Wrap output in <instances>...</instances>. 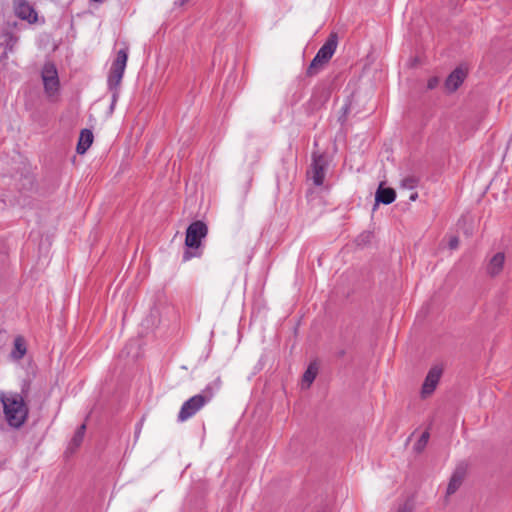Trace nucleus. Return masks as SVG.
Wrapping results in <instances>:
<instances>
[{"label":"nucleus","instance_id":"f257e3e1","mask_svg":"<svg viewBox=\"0 0 512 512\" xmlns=\"http://www.w3.org/2000/svg\"><path fill=\"white\" fill-rule=\"evenodd\" d=\"M0 401L8 425L15 429L21 428L29 415V408L24 397L17 392H1Z\"/></svg>","mask_w":512,"mask_h":512},{"label":"nucleus","instance_id":"f03ea898","mask_svg":"<svg viewBox=\"0 0 512 512\" xmlns=\"http://www.w3.org/2000/svg\"><path fill=\"white\" fill-rule=\"evenodd\" d=\"M214 396V391L211 386H207L201 393L192 396L186 400L178 413V421L185 422L192 418L198 411H200L207 403H209Z\"/></svg>","mask_w":512,"mask_h":512},{"label":"nucleus","instance_id":"7ed1b4c3","mask_svg":"<svg viewBox=\"0 0 512 512\" xmlns=\"http://www.w3.org/2000/svg\"><path fill=\"white\" fill-rule=\"evenodd\" d=\"M338 45V36L336 33H331L326 42L320 47L315 57L311 61L307 74L309 76L316 75L334 55Z\"/></svg>","mask_w":512,"mask_h":512},{"label":"nucleus","instance_id":"20e7f679","mask_svg":"<svg viewBox=\"0 0 512 512\" xmlns=\"http://www.w3.org/2000/svg\"><path fill=\"white\" fill-rule=\"evenodd\" d=\"M128 53V47H124L117 52L107 79L109 90H119L128 60Z\"/></svg>","mask_w":512,"mask_h":512},{"label":"nucleus","instance_id":"39448f33","mask_svg":"<svg viewBox=\"0 0 512 512\" xmlns=\"http://www.w3.org/2000/svg\"><path fill=\"white\" fill-rule=\"evenodd\" d=\"M207 233L208 228L204 222H192L186 230L185 245L189 249H199L201 241L207 236Z\"/></svg>","mask_w":512,"mask_h":512},{"label":"nucleus","instance_id":"423d86ee","mask_svg":"<svg viewBox=\"0 0 512 512\" xmlns=\"http://www.w3.org/2000/svg\"><path fill=\"white\" fill-rule=\"evenodd\" d=\"M42 80L44 84L45 92L52 96L59 88L58 72L53 63H46L42 69Z\"/></svg>","mask_w":512,"mask_h":512},{"label":"nucleus","instance_id":"0eeeda50","mask_svg":"<svg viewBox=\"0 0 512 512\" xmlns=\"http://www.w3.org/2000/svg\"><path fill=\"white\" fill-rule=\"evenodd\" d=\"M327 162L322 154H313V161L311 164L312 180L316 186H321L325 179V170Z\"/></svg>","mask_w":512,"mask_h":512},{"label":"nucleus","instance_id":"6e6552de","mask_svg":"<svg viewBox=\"0 0 512 512\" xmlns=\"http://www.w3.org/2000/svg\"><path fill=\"white\" fill-rule=\"evenodd\" d=\"M441 375L442 368L439 366H434L429 370L422 385L421 393L423 397L429 396L434 392L439 383Z\"/></svg>","mask_w":512,"mask_h":512},{"label":"nucleus","instance_id":"1a4fd4ad","mask_svg":"<svg viewBox=\"0 0 512 512\" xmlns=\"http://www.w3.org/2000/svg\"><path fill=\"white\" fill-rule=\"evenodd\" d=\"M15 14L20 19L26 20L29 23H35L37 21V12L24 0L15 2Z\"/></svg>","mask_w":512,"mask_h":512},{"label":"nucleus","instance_id":"9d476101","mask_svg":"<svg viewBox=\"0 0 512 512\" xmlns=\"http://www.w3.org/2000/svg\"><path fill=\"white\" fill-rule=\"evenodd\" d=\"M465 78L466 72L460 67L456 68L450 73L445 81L446 90L449 92L456 91L461 86Z\"/></svg>","mask_w":512,"mask_h":512},{"label":"nucleus","instance_id":"9b49d317","mask_svg":"<svg viewBox=\"0 0 512 512\" xmlns=\"http://www.w3.org/2000/svg\"><path fill=\"white\" fill-rule=\"evenodd\" d=\"M504 263L505 254L503 252L496 253L487 264V273L492 277L499 275L503 270Z\"/></svg>","mask_w":512,"mask_h":512},{"label":"nucleus","instance_id":"f8f14e48","mask_svg":"<svg viewBox=\"0 0 512 512\" xmlns=\"http://www.w3.org/2000/svg\"><path fill=\"white\" fill-rule=\"evenodd\" d=\"M396 198V193L394 189L392 188H383L382 185H380L375 193V201L378 205L379 203L389 205L392 202H394Z\"/></svg>","mask_w":512,"mask_h":512},{"label":"nucleus","instance_id":"ddd939ff","mask_svg":"<svg viewBox=\"0 0 512 512\" xmlns=\"http://www.w3.org/2000/svg\"><path fill=\"white\" fill-rule=\"evenodd\" d=\"M93 142V133L89 129H83L80 132L78 144H77V153L84 154Z\"/></svg>","mask_w":512,"mask_h":512},{"label":"nucleus","instance_id":"4468645a","mask_svg":"<svg viewBox=\"0 0 512 512\" xmlns=\"http://www.w3.org/2000/svg\"><path fill=\"white\" fill-rule=\"evenodd\" d=\"M27 352L26 343L23 337L17 336L14 339V345L13 349L10 353V356L13 360H20L22 359Z\"/></svg>","mask_w":512,"mask_h":512},{"label":"nucleus","instance_id":"2eb2a0df","mask_svg":"<svg viewBox=\"0 0 512 512\" xmlns=\"http://www.w3.org/2000/svg\"><path fill=\"white\" fill-rule=\"evenodd\" d=\"M463 480V472L456 470L447 486V495L454 494L460 487Z\"/></svg>","mask_w":512,"mask_h":512},{"label":"nucleus","instance_id":"dca6fc26","mask_svg":"<svg viewBox=\"0 0 512 512\" xmlns=\"http://www.w3.org/2000/svg\"><path fill=\"white\" fill-rule=\"evenodd\" d=\"M317 367L313 364L309 365L302 377V385L303 387L309 388L310 385L316 378L317 375Z\"/></svg>","mask_w":512,"mask_h":512},{"label":"nucleus","instance_id":"f3484780","mask_svg":"<svg viewBox=\"0 0 512 512\" xmlns=\"http://www.w3.org/2000/svg\"><path fill=\"white\" fill-rule=\"evenodd\" d=\"M85 430H86V425L85 424H82L78 429L77 431L75 432L72 440H71V444L74 446V447H79L80 444L82 443L83 441V438H84V434H85Z\"/></svg>","mask_w":512,"mask_h":512},{"label":"nucleus","instance_id":"a211bd4d","mask_svg":"<svg viewBox=\"0 0 512 512\" xmlns=\"http://www.w3.org/2000/svg\"><path fill=\"white\" fill-rule=\"evenodd\" d=\"M429 440V432L425 431L421 434L420 438L414 445V449L417 452L423 451V449L426 447Z\"/></svg>","mask_w":512,"mask_h":512},{"label":"nucleus","instance_id":"6ab92c4d","mask_svg":"<svg viewBox=\"0 0 512 512\" xmlns=\"http://www.w3.org/2000/svg\"><path fill=\"white\" fill-rule=\"evenodd\" d=\"M201 255L200 252H192L190 250H187L183 254V261H189L193 257H199Z\"/></svg>","mask_w":512,"mask_h":512},{"label":"nucleus","instance_id":"aec40b11","mask_svg":"<svg viewBox=\"0 0 512 512\" xmlns=\"http://www.w3.org/2000/svg\"><path fill=\"white\" fill-rule=\"evenodd\" d=\"M439 83V80L437 77H432L428 80L427 87L428 89H434Z\"/></svg>","mask_w":512,"mask_h":512},{"label":"nucleus","instance_id":"412c9836","mask_svg":"<svg viewBox=\"0 0 512 512\" xmlns=\"http://www.w3.org/2000/svg\"><path fill=\"white\" fill-rule=\"evenodd\" d=\"M112 92V102H111V108L114 107L115 103L118 100L119 97V90H110Z\"/></svg>","mask_w":512,"mask_h":512},{"label":"nucleus","instance_id":"4be33fe9","mask_svg":"<svg viewBox=\"0 0 512 512\" xmlns=\"http://www.w3.org/2000/svg\"><path fill=\"white\" fill-rule=\"evenodd\" d=\"M458 244H459V240L457 237H453L450 241H449V246L451 249H455L458 247Z\"/></svg>","mask_w":512,"mask_h":512},{"label":"nucleus","instance_id":"5701e85b","mask_svg":"<svg viewBox=\"0 0 512 512\" xmlns=\"http://www.w3.org/2000/svg\"><path fill=\"white\" fill-rule=\"evenodd\" d=\"M397 512H410V509L406 504H404L398 508Z\"/></svg>","mask_w":512,"mask_h":512},{"label":"nucleus","instance_id":"b1692460","mask_svg":"<svg viewBox=\"0 0 512 512\" xmlns=\"http://www.w3.org/2000/svg\"><path fill=\"white\" fill-rule=\"evenodd\" d=\"M189 1H190V0H181V1H180V4H181V5H184V4L188 3Z\"/></svg>","mask_w":512,"mask_h":512},{"label":"nucleus","instance_id":"393cba45","mask_svg":"<svg viewBox=\"0 0 512 512\" xmlns=\"http://www.w3.org/2000/svg\"><path fill=\"white\" fill-rule=\"evenodd\" d=\"M416 197H417V194H414V195H411L410 199H411V200H415V199H416Z\"/></svg>","mask_w":512,"mask_h":512}]
</instances>
